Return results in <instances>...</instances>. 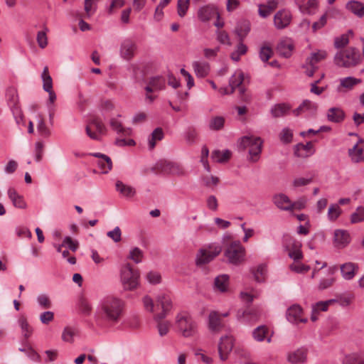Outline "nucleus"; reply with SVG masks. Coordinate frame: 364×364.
Segmentation results:
<instances>
[{"label":"nucleus","instance_id":"obj_1","mask_svg":"<svg viewBox=\"0 0 364 364\" xmlns=\"http://www.w3.org/2000/svg\"><path fill=\"white\" fill-rule=\"evenodd\" d=\"M124 309V302L122 299L112 296H106L97 306V319L99 323L114 325L120 321Z\"/></svg>","mask_w":364,"mask_h":364},{"label":"nucleus","instance_id":"obj_2","mask_svg":"<svg viewBox=\"0 0 364 364\" xmlns=\"http://www.w3.org/2000/svg\"><path fill=\"white\" fill-rule=\"evenodd\" d=\"M175 323L178 331L185 338L192 337L197 332V323L188 312L178 313L176 316Z\"/></svg>","mask_w":364,"mask_h":364},{"label":"nucleus","instance_id":"obj_3","mask_svg":"<svg viewBox=\"0 0 364 364\" xmlns=\"http://www.w3.org/2000/svg\"><path fill=\"white\" fill-rule=\"evenodd\" d=\"M334 60L338 66L350 68L358 65L362 60V57L357 48L350 47L338 52Z\"/></svg>","mask_w":364,"mask_h":364},{"label":"nucleus","instance_id":"obj_4","mask_svg":"<svg viewBox=\"0 0 364 364\" xmlns=\"http://www.w3.org/2000/svg\"><path fill=\"white\" fill-rule=\"evenodd\" d=\"M121 282L125 290H133L139 285V272L134 269L130 264H126L121 270Z\"/></svg>","mask_w":364,"mask_h":364},{"label":"nucleus","instance_id":"obj_5","mask_svg":"<svg viewBox=\"0 0 364 364\" xmlns=\"http://www.w3.org/2000/svg\"><path fill=\"white\" fill-rule=\"evenodd\" d=\"M225 255L230 263L237 265L245 260V249L239 241H234L226 249Z\"/></svg>","mask_w":364,"mask_h":364},{"label":"nucleus","instance_id":"obj_6","mask_svg":"<svg viewBox=\"0 0 364 364\" xmlns=\"http://www.w3.org/2000/svg\"><path fill=\"white\" fill-rule=\"evenodd\" d=\"M222 251L219 245L211 244L208 247L199 250L196 255V262L197 265H203L212 261Z\"/></svg>","mask_w":364,"mask_h":364},{"label":"nucleus","instance_id":"obj_7","mask_svg":"<svg viewBox=\"0 0 364 364\" xmlns=\"http://www.w3.org/2000/svg\"><path fill=\"white\" fill-rule=\"evenodd\" d=\"M85 131L90 139L100 140V136L105 134L107 129L102 120L95 117L87 123Z\"/></svg>","mask_w":364,"mask_h":364},{"label":"nucleus","instance_id":"obj_8","mask_svg":"<svg viewBox=\"0 0 364 364\" xmlns=\"http://www.w3.org/2000/svg\"><path fill=\"white\" fill-rule=\"evenodd\" d=\"M262 311L259 308L248 307L244 310H239L237 318L244 323H252L257 321L261 317Z\"/></svg>","mask_w":364,"mask_h":364},{"label":"nucleus","instance_id":"obj_9","mask_svg":"<svg viewBox=\"0 0 364 364\" xmlns=\"http://www.w3.org/2000/svg\"><path fill=\"white\" fill-rule=\"evenodd\" d=\"M326 57V53L324 50H319L318 52L311 53V55L306 58V64L303 66L304 68H306L305 71L306 75L309 77L312 76L316 68V65L322 60L325 59Z\"/></svg>","mask_w":364,"mask_h":364},{"label":"nucleus","instance_id":"obj_10","mask_svg":"<svg viewBox=\"0 0 364 364\" xmlns=\"http://www.w3.org/2000/svg\"><path fill=\"white\" fill-rule=\"evenodd\" d=\"M234 346V339L232 336H222L218 343V353L222 361L228 359Z\"/></svg>","mask_w":364,"mask_h":364},{"label":"nucleus","instance_id":"obj_11","mask_svg":"<svg viewBox=\"0 0 364 364\" xmlns=\"http://www.w3.org/2000/svg\"><path fill=\"white\" fill-rule=\"evenodd\" d=\"M292 15L287 9H281L278 11L274 16V25L278 30H282L291 23Z\"/></svg>","mask_w":364,"mask_h":364},{"label":"nucleus","instance_id":"obj_12","mask_svg":"<svg viewBox=\"0 0 364 364\" xmlns=\"http://www.w3.org/2000/svg\"><path fill=\"white\" fill-rule=\"evenodd\" d=\"M157 306H161L162 311L154 316V320L164 319L172 308V301L168 296L159 295L156 299Z\"/></svg>","mask_w":364,"mask_h":364},{"label":"nucleus","instance_id":"obj_13","mask_svg":"<svg viewBox=\"0 0 364 364\" xmlns=\"http://www.w3.org/2000/svg\"><path fill=\"white\" fill-rule=\"evenodd\" d=\"M214 16H216L217 18H220V14L218 8L214 5H206L202 6L198 11V17L201 21H208Z\"/></svg>","mask_w":364,"mask_h":364},{"label":"nucleus","instance_id":"obj_14","mask_svg":"<svg viewBox=\"0 0 364 364\" xmlns=\"http://www.w3.org/2000/svg\"><path fill=\"white\" fill-rule=\"evenodd\" d=\"M136 45L131 39H125L121 44L120 55L126 60H130L135 55Z\"/></svg>","mask_w":364,"mask_h":364},{"label":"nucleus","instance_id":"obj_15","mask_svg":"<svg viewBox=\"0 0 364 364\" xmlns=\"http://www.w3.org/2000/svg\"><path fill=\"white\" fill-rule=\"evenodd\" d=\"M302 314L303 311L301 306L294 304L287 310L286 316L287 320L292 323H297L299 322L306 323L307 319L302 318Z\"/></svg>","mask_w":364,"mask_h":364},{"label":"nucleus","instance_id":"obj_16","mask_svg":"<svg viewBox=\"0 0 364 364\" xmlns=\"http://www.w3.org/2000/svg\"><path fill=\"white\" fill-rule=\"evenodd\" d=\"M90 155L98 159L96 163L102 173H107L112 170V161L107 155L97 152L91 153Z\"/></svg>","mask_w":364,"mask_h":364},{"label":"nucleus","instance_id":"obj_17","mask_svg":"<svg viewBox=\"0 0 364 364\" xmlns=\"http://www.w3.org/2000/svg\"><path fill=\"white\" fill-rule=\"evenodd\" d=\"M287 361L291 364H303L307 360V350L299 348L289 352L287 356Z\"/></svg>","mask_w":364,"mask_h":364},{"label":"nucleus","instance_id":"obj_18","mask_svg":"<svg viewBox=\"0 0 364 364\" xmlns=\"http://www.w3.org/2000/svg\"><path fill=\"white\" fill-rule=\"evenodd\" d=\"M350 242V236L348 231L344 230H336L334 231L333 244L338 248H343Z\"/></svg>","mask_w":364,"mask_h":364},{"label":"nucleus","instance_id":"obj_19","mask_svg":"<svg viewBox=\"0 0 364 364\" xmlns=\"http://www.w3.org/2000/svg\"><path fill=\"white\" fill-rule=\"evenodd\" d=\"M252 335L253 338L258 342H262L264 340L267 343L272 341V335H269V330L265 325H261L255 328L252 331Z\"/></svg>","mask_w":364,"mask_h":364},{"label":"nucleus","instance_id":"obj_20","mask_svg":"<svg viewBox=\"0 0 364 364\" xmlns=\"http://www.w3.org/2000/svg\"><path fill=\"white\" fill-rule=\"evenodd\" d=\"M274 204L280 210L284 211H291V200L284 193H278L273 196Z\"/></svg>","mask_w":364,"mask_h":364},{"label":"nucleus","instance_id":"obj_21","mask_svg":"<svg viewBox=\"0 0 364 364\" xmlns=\"http://www.w3.org/2000/svg\"><path fill=\"white\" fill-rule=\"evenodd\" d=\"M223 327V324L221 321L219 312L216 311H212L209 314L208 316V328L214 333H218L221 331Z\"/></svg>","mask_w":364,"mask_h":364},{"label":"nucleus","instance_id":"obj_22","mask_svg":"<svg viewBox=\"0 0 364 364\" xmlns=\"http://www.w3.org/2000/svg\"><path fill=\"white\" fill-rule=\"evenodd\" d=\"M294 3L299 11L305 14H311L317 6V0H294Z\"/></svg>","mask_w":364,"mask_h":364},{"label":"nucleus","instance_id":"obj_23","mask_svg":"<svg viewBox=\"0 0 364 364\" xmlns=\"http://www.w3.org/2000/svg\"><path fill=\"white\" fill-rule=\"evenodd\" d=\"M166 88V80L162 76H154L150 78L145 91L161 90Z\"/></svg>","mask_w":364,"mask_h":364},{"label":"nucleus","instance_id":"obj_24","mask_svg":"<svg viewBox=\"0 0 364 364\" xmlns=\"http://www.w3.org/2000/svg\"><path fill=\"white\" fill-rule=\"evenodd\" d=\"M294 49V45L289 39L281 41L277 46V51L279 55L284 58H289Z\"/></svg>","mask_w":364,"mask_h":364},{"label":"nucleus","instance_id":"obj_25","mask_svg":"<svg viewBox=\"0 0 364 364\" xmlns=\"http://www.w3.org/2000/svg\"><path fill=\"white\" fill-rule=\"evenodd\" d=\"M358 269V266L353 262H347L341 266L342 277L346 280L352 279Z\"/></svg>","mask_w":364,"mask_h":364},{"label":"nucleus","instance_id":"obj_26","mask_svg":"<svg viewBox=\"0 0 364 364\" xmlns=\"http://www.w3.org/2000/svg\"><path fill=\"white\" fill-rule=\"evenodd\" d=\"M342 364H364V351L346 355L342 360Z\"/></svg>","mask_w":364,"mask_h":364},{"label":"nucleus","instance_id":"obj_27","mask_svg":"<svg viewBox=\"0 0 364 364\" xmlns=\"http://www.w3.org/2000/svg\"><path fill=\"white\" fill-rule=\"evenodd\" d=\"M317 110V105L310 100H305L303 102L294 110V113L296 115H299L303 112H307L309 114H314Z\"/></svg>","mask_w":364,"mask_h":364},{"label":"nucleus","instance_id":"obj_28","mask_svg":"<svg viewBox=\"0 0 364 364\" xmlns=\"http://www.w3.org/2000/svg\"><path fill=\"white\" fill-rule=\"evenodd\" d=\"M8 196L16 208L21 209L26 208V203L24 201L23 196H20L14 188H10L8 190Z\"/></svg>","mask_w":364,"mask_h":364},{"label":"nucleus","instance_id":"obj_29","mask_svg":"<svg viewBox=\"0 0 364 364\" xmlns=\"http://www.w3.org/2000/svg\"><path fill=\"white\" fill-rule=\"evenodd\" d=\"M344 118L345 113L339 107H331L327 112V119L329 122L340 123Z\"/></svg>","mask_w":364,"mask_h":364},{"label":"nucleus","instance_id":"obj_30","mask_svg":"<svg viewBox=\"0 0 364 364\" xmlns=\"http://www.w3.org/2000/svg\"><path fill=\"white\" fill-rule=\"evenodd\" d=\"M243 83H245L244 74L240 71L235 73L230 80V85L232 91L237 88L240 89V91H245Z\"/></svg>","mask_w":364,"mask_h":364},{"label":"nucleus","instance_id":"obj_31","mask_svg":"<svg viewBox=\"0 0 364 364\" xmlns=\"http://www.w3.org/2000/svg\"><path fill=\"white\" fill-rule=\"evenodd\" d=\"M346 9L359 18L364 16V5L358 1H350L346 4Z\"/></svg>","mask_w":364,"mask_h":364},{"label":"nucleus","instance_id":"obj_32","mask_svg":"<svg viewBox=\"0 0 364 364\" xmlns=\"http://www.w3.org/2000/svg\"><path fill=\"white\" fill-rule=\"evenodd\" d=\"M313 144L307 142L306 144H299L296 146L294 154L298 157L305 158L313 154Z\"/></svg>","mask_w":364,"mask_h":364},{"label":"nucleus","instance_id":"obj_33","mask_svg":"<svg viewBox=\"0 0 364 364\" xmlns=\"http://www.w3.org/2000/svg\"><path fill=\"white\" fill-rule=\"evenodd\" d=\"M215 288L220 292H225L229 288V276L221 274L215 277L214 282Z\"/></svg>","mask_w":364,"mask_h":364},{"label":"nucleus","instance_id":"obj_34","mask_svg":"<svg viewBox=\"0 0 364 364\" xmlns=\"http://www.w3.org/2000/svg\"><path fill=\"white\" fill-rule=\"evenodd\" d=\"M193 68L196 75L198 77H204L207 76L210 71L208 63L205 62L195 61L193 63Z\"/></svg>","mask_w":364,"mask_h":364},{"label":"nucleus","instance_id":"obj_35","mask_svg":"<svg viewBox=\"0 0 364 364\" xmlns=\"http://www.w3.org/2000/svg\"><path fill=\"white\" fill-rule=\"evenodd\" d=\"M250 30V23L247 21H239L235 27V32L239 38L240 41H242Z\"/></svg>","mask_w":364,"mask_h":364},{"label":"nucleus","instance_id":"obj_36","mask_svg":"<svg viewBox=\"0 0 364 364\" xmlns=\"http://www.w3.org/2000/svg\"><path fill=\"white\" fill-rule=\"evenodd\" d=\"M262 140L261 139L258 142H255L253 146L249 149V158L248 160L251 162H257L260 157L262 152Z\"/></svg>","mask_w":364,"mask_h":364},{"label":"nucleus","instance_id":"obj_37","mask_svg":"<svg viewBox=\"0 0 364 364\" xmlns=\"http://www.w3.org/2000/svg\"><path fill=\"white\" fill-rule=\"evenodd\" d=\"M116 189L121 195L127 198H132L136 193L133 187L127 186L120 181L116 182Z\"/></svg>","mask_w":364,"mask_h":364},{"label":"nucleus","instance_id":"obj_38","mask_svg":"<svg viewBox=\"0 0 364 364\" xmlns=\"http://www.w3.org/2000/svg\"><path fill=\"white\" fill-rule=\"evenodd\" d=\"M261 140V138L259 136H245L240 139L239 140V147L242 151L249 148V149L253 146L255 142H258Z\"/></svg>","mask_w":364,"mask_h":364},{"label":"nucleus","instance_id":"obj_39","mask_svg":"<svg viewBox=\"0 0 364 364\" xmlns=\"http://www.w3.org/2000/svg\"><path fill=\"white\" fill-rule=\"evenodd\" d=\"M164 136V134L162 129L160 127L156 128L148 139L149 149H153L156 146V141L162 140Z\"/></svg>","mask_w":364,"mask_h":364},{"label":"nucleus","instance_id":"obj_40","mask_svg":"<svg viewBox=\"0 0 364 364\" xmlns=\"http://www.w3.org/2000/svg\"><path fill=\"white\" fill-rule=\"evenodd\" d=\"M290 107L287 104H277L271 109V113L273 117L277 118L284 116L288 113Z\"/></svg>","mask_w":364,"mask_h":364},{"label":"nucleus","instance_id":"obj_41","mask_svg":"<svg viewBox=\"0 0 364 364\" xmlns=\"http://www.w3.org/2000/svg\"><path fill=\"white\" fill-rule=\"evenodd\" d=\"M109 126L117 134H120L123 136L128 135L130 133V130L124 128L122 122L117 118L110 119Z\"/></svg>","mask_w":364,"mask_h":364},{"label":"nucleus","instance_id":"obj_42","mask_svg":"<svg viewBox=\"0 0 364 364\" xmlns=\"http://www.w3.org/2000/svg\"><path fill=\"white\" fill-rule=\"evenodd\" d=\"M231 156V152L229 150H225L223 152H221L219 150H215L212 152L211 154V159L218 163H224L230 158Z\"/></svg>","mask_w":364,"mask_h":364},{"label":"nucleus","instance_id":"obj_43","mask_svg":"<svg viewBox=\"0 0 364 364\" xmlns=\"http://www.w3.org/2000/svg\"><path fill=\"white\" fill-rule=\"evenodd\" d=\"M225 119L222 116L213 117L208 124L210 130L218 131L224 127Z\"/></svg>","mask_w":364,"mask_h":364},{"label":"nucleus","instance_id":"obj_44","mask_svg":"<svg viewBox=\"0 0 364 364\" xmlns=\"http://www.w3.org/2000/svg\"><path fill=\"white\" fill-rule=\"evenodd\" d=\"M37 130L40 135L45 138L49 137L51 134L50 129L46 125L43 117L41 114H38Z\"/></svg>","mask_w":364,"mask_h":364},{"label":"nucleus","instance_id":"obj_45","mask_svg":"<svg viewBox=\"0 0 364 364\" xmlns=\"http://www.w3.org/2000/svg\"><path fill=\"white\" fill-rule=\"evenodd\" d=\"M41 77L43 80V88L44 91H52L53 81L50 75H49L48 68L47 66L43 68Z\"/></svg>","mask_w":364,"mask_h":364},{"label":"nucleus","instance_id":"obj_46","mask_svg":"<svg viewBox=\"0 0 364 364\" xmlns=\"http://www.w3.org/2000/svg\"><path fill=\"white\" fill-rule=\"evenodd\" d=\"M172 164V161L160 160L154 166V170L166 174H170Z\"/></svg>","mask_w":364,"mask_h":364},{"label":"nucleus","instance_id":"obj_47","mask_svg":"<svg viewBox=\"0 0 364 364\" xmlns=\"http://www.w3.org/2000/svg\"><path fill=\"white\" fill-rule=\"evenodd\" d=\"M18 324L21 328L23 336L26 338H29L32 334L33 328L28 323L27 319L24 316H21L18 318Z\"/></svg>","mask_w":364,"mask_h":364},{"label":"nucleus","instance_id":"obj_48","mask_svg":"<svg viewBox=\"0 0 364 364\" xmlns=\"http://www.w3.org/2000/svg\"><path fill=\"white\" fill-rule=\"evenodd\" d=\"M341 213L342 210L338 204H331L328 210V219L330 221H335L338 218Z\"/></svg>","mask_w":364,"mask_h":364},{"label":"nucleus","instance_id":"obj_49","mask_svg":"<svg viewBox=\"0 0 364 364\" xmlns=\"http://www.w3.org/2000/svg\"><path fill=\"white\" fill-rule=\"evenodd\" d=\"M350 222L352 223H358L364 222V207L359 206L355 211L350 215Z\"/></svg>","mask_w":364,"mask_h":364},{"label":"nucleus","instance_id":"obj_50","mask_svg":"<svg viewBox=\"0 0 364 364\" xmlns=\"http://www.w3.org/2000/svg\"><path fill=\"white\" fill-rule=\"evenodd\" d=\"M144 253L139 247L132 248L128 256V259L133 260L136 264L142 261Z\"/></svg>","mask_w":364,"mask_h":364},{"label":"nucleus","instance_id":"obj_51","mask_svg":"<svg viewBox=\"0 0 364 364\" xmlns=\"http://www.w3.org/2000/svg\"><path fill=\"white\" fill-rule=\"evenodd\" d=\"M361 80L353 77H347L340 80L341 87L347 89H352L354 85L360 83Z\"/></svg>","mask_w":364,"mask_h":364},{"label":"nucleus","instance_id":"obj_52","mask_svg":"<svg viewBox=\"0 0 364 364\" xmlns=\"http://www.w3.org/2000/svg\"><path fill=\"white\" fill-rule=\"evenodd\" d=\"M267 273V267L265 264H259L256 270L253 271L255 279L258 282H262L264 280V277Z\"/></svg>","mask_w":364,"mask_h":364},{"label":"nucleus","instance_id":"obj_53","mask_svg":"<svg viewBox=\"0 0 364 364\" xmlns=\"http://www.w3.org/2000/svg\"><path fill=\"white\" fill-rule=\"evenodd\" d=\"M163 320H155L157 322V328L161 336H166L168 333L171 326L170 322Z\"/></svg>","mask_w":364,"mask_h":364},{"label":"nucleus","instance_id":"obj_54","mask_svg":"<svg viewBox=\"0 0 364 364\" xmlns=\"http://www.w3.org/2000/svg\"><path fill=\"white\" fill-rule=\"evenodd\" d=\"M273 50L269 46L264 45L261 47L259 51V58L263 62H267L272 56Z\"/></svg>","mask_w":364,"mask_h":364},{"label":"nucleus","instance_id":"obj_55","mask_svg":"<svg viewBox=\"0 0 364 364\" xmlns=\"http://www.w3.org/2000/svg\"><path fill=\"white\" fill-rule=\"evenodd\" d=\"M293 132L292 130L286 127L284 128L279 134V139L284 144H289L292 141Z\"/></svg>","mask_w":364,"mask_h":364},{"label":"nucleus","instance_id":"obj_56","mask_svg":"<svg viewBox=\"0 0 364 364\" xmlns=\"http://www.w3.org/2000/svg\"><path fill=\"white\" fill-rule=\"evenodd\" d=\"M46 31L47 28L45 31H41L37 33L36 41L41 48H45L48 45Z\"/></svg>","mask_w":364,"mask_h":364},{"label":"nucleus","instance_id":"obj_57","mask_svg":"<svg viewBox=\"0 0 364 364\" xmlns=\"http://www.w3.org/2000/svg\"><path fill=\"white\" fill-rule=\"evenodd\" d=\"M37 302L42 309H50L52 303L46 294H40L37 296Z\"/></svg>","mask_w":364,"mask_h":364},{"label":"nucleus","instance_id":"obj_58","mask_svg":"<svg viewBox=\"0 0 364 364\" xmlns=\"http://www.w3.org/2000/svg\"><path fill=\"white\" fill-rule=\"evenodd\" d=\"M190 0H178L177 11L181 17H183L188 9Z\"/></svg>","mask_w":364,"mask_h":364},{"label":"nucleus","instance_id":"obj_59","mask_svg":"<svg viewBox=\"0 0 364 364\" xmlns=\"http://www.w3.org/2000/svg\"><path fill=\"white\" fill-rule=\"evenodd\" d=\"M75 334V331L71 327H65L62 333V339L65 342L72 343Z\"/></svg>","mask_w":364,"mask_h":364},{"label":"nucleus","instance_id":"obj_60","mask_svg":"<svg viewBox=\"0 0 364 364\" xmlns=\"http://www.w3.org/2000/svg\"><path fill=\"white\" fill-rule=\"evenodd\" d=\"M306 202L307 200L305 198H300L296 201H291L290 212H293L294 210H301L305 208Z\"/></svg>","mask_w":364,"mask_h":364},{"label":"nucleus","instance_id":"obj_61","mask_svg":"<svg viewBox=\"0 0 364 364\" xmlns=\"http://www.w3.org/2000/svg\"><path fill=\"white\" fill-rule=\"evenodd\" d=\"M146 279L151 284H157L161 282V274L157 272L151 271L147 273Z\"/></svg>","mask_w":364,"mask_h":364},{"label":"nucleus","instance_id":"obj_62","mask_svg":"<svg viewBox=\"0 0 364 364\" xmlns=\"http://www.w3.org/2000/svg\"><path fill=\"white\" fill-rule=\"evenodd\" d=\"M11 112L13 113L14 117L16 120V122L18 124H25L23 120V115L20 107H12Z\"/></svg>","mask_w":364,"mask_h":364},{"label":"nucleus","instance_id":"obj_63","mask_svg":"<svg viewBox=\"0 0 364 364\" xmlns=\"http://www.w3.org/2000/svg\"><path fill=\"white\" fill-rule=\"evenodd\" d=\"M79 308L80 311L85 315H89L92 311V305L86 299H80Z\"/></svg>","mask_w":364,"mask_h":364},{"label":"nucleus","instance_id":"obj_64","mask_svg":"<svg viewBox=\"0 0 364 364\" xmlns=\"http://www.w3.org/2000/svg\"><path fill=\"white\" fill-rule=\"evenodd\" d=\"M289 256L295 262L302 258V253L300 250V245L299 243L294 245V249L289 251Z\"/></svg>","mask_w":364,"mask_h":364}]
</instances>
